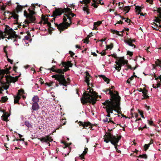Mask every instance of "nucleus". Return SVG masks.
<instances>
[{
    "mask_svg": "<svg viewBox=\"0 0 161 161\" xmlns=\"http://www.w3.org/2000/svg\"><path fill=\"white\" fill-rule=\"evenodd\" d=\"M63 13H65L63 18L64 23L59 25H57V26L59 30H63L67 28L71 23V18L75 16V14L72 13L71 10L68 8H64V9H56L53 12V16H56L60 15Z\"/></svg>",
    "mask_w": 161,
    "mask_h": 161,
    "instance_id": "obj_1",
    "label": "nucleus"
},
{
    "mask_svg": "<svg viewBox=\"0 0 161 161\" xmlns=\"http://www.w3.org/2000/svg\"><path fill=\"white\" fill-rule=\"evenodd\" d=\"M120 97L118 95H116L111 101L106 100L103 104L105 106L103 107L106 109V111H108L109 113L112 114L113 110L116 111L118 114H121V108L119 106Z\"/></svg>",
    "mask_w": 161,
    "mask_h": 161,
    "instance_id": "obj_2",
    "label": "nucleus"
},
{
    "mask_svg": "<svg viewBox=\"0 0 161 161\" xmlns=\"http://www.w3.org/2000/svg\"><path fill=\"white\" fill-rule=\"evenodd\" d=\"M62 65L65 67V69H64L63 70L60 69L56 70L55 72L59 73V74L53 75L52 76V77L53 78H55V79L57 80L60 84L66 87L65 88V87H64L63 88L65 89V90H66L67 82L65 79L64 75H62L61 74H64V72L69 70V68L72 66V64L70 61H68L67 62H63L62 63Z\"/></svg>",
    "mask_w": 161,
    "mask_h": 161,
    "instance_id": "obj_3",
    "label": "nucleus"
},
{
    "mask_svg": "<svg viewBox=\"0 0 161 161\" xmlns=\"http://www.w3.org/2000/svg\"><path fill=\"white\" fill-rule=\"evenodd\" d=\"M90 93L85 92L83 93V97L81 98V102L85 104L87 103L94 104L97 100V95L96 92L92 89L90 90Z\"/></svg>",
    "mask_w": 161,
    "mask_h": 161,
    "instance_id": "obj_4",
    "label": "nucleus"
},
{
    "mask_svg": "<svg viewBox=\"0 0 161 161\" xmlns=\"http://www.w3.org/2000/svg\"><path fill=\"white\" fill-rule=\"evenodd\" d=\"M104 141L107 143L109 141L111 143L115 146V148L116 150V151L119 153H121V151L118 150L117 148L118 145H116L119 141L121 138L120 136H113L110 133H107L104 136Z\"/></svg>",
    "mask_w": 161,
    "mask_h": 161,
    "instance_id": "obj_5",
    "label": "nucleus"
},
{
    "mask_svg": "<svg viewBox=\"0 0 161 161\" xmlns=\"http://www.w3.org/2000/svg\"><path fill=\"white\" fill-rule=\"evenodd\" d=\"M35 6L34 4H32V6L29 9V14H28L26 11H24V15L27 18V20H25V25L23 27L26 26L29 23H34V21L36 20L34 16V15L35 14L34 12Z\"/></svg>",
    "mask_w": 161,
    "mask_h": 161,
    "instance_id": "obj_6",
    "label": "nucleus"
},
{
    "mask_svg": "<svg viewBox=\"0 0 161 161\" xmlns=\"http://www.w3.org/2000/svg\"><path fill=\"white\" fill-rule=\"evenodd\" d=\"M85 4V6L83 8V10L84 11L86 12L87 14H89V9L88 8L89 5L93 6L95 8L97 7V5L96 4V1L95 0H83V1L81 2V3H83Z\"/></svg>",
    "mask_w": 161,
    "mask_h": 161,
    "instance_id": "obj_7",
    "label": "nucleus"
},
{
    "mask_svg": "<svg viewBox=\"0 0 161 161\" xmlns=\"http://www.w3.org/2000/svg\"><path fill=\"white\" fill-rule=\"evenodd\" d=\"M8 69H0V75H2L0 79V93H2L3 90V88L5 89L8 88V86L6 85L4 82L1 81V80L4 77L5 74H7L8 72Z\"/></svg>",
    "mask_w": 161,
    "mask_h": 161,
    "instance_id": "obj_8",
    "label": "nucleus"
},
{
    "mask_svg": "<svg viewBox=\"0 0 161 161\" xmlns=\"http://www.w3.org/2000/svg\"><path fill=\"white\" fill-rule=\"evenodd\" d=\"M127 63L128 61L125 60L124 57L119 58L118 61L115 62L116 64L115 65V68L118 71H119L121 69L122 66L127 64Z\"/></svg>",
    "mask_w": 161,
    "mask_h": 161,
    "instance_id": "obj_9",
    "label": "nucleus"
},
{
    "mask_svg": "<svg viewBox=\"0 0 161 161\" xmlns=\"http://www.w3.org/2000/svg\"><path fill=\"white\" fill-rule=\"evenodd\" d=\"M6 32L8 35L9 36L7 37L8 39H12V38H14L19 37L18 36L15 34V31H14L12 29H9L8 30H6Z\"/></svg>",
    "mask_w": 161,
    "mask_h": 161,
    "instance_id": "obj_10",
    "label": "nucleus"
},
{
    "mask_svg": "<svg viewBox=\"0 0 161 161\" xmlns=\"http://www.w3.org/2000/svg\"><path fill=\"white\" fill-rule=\"evenodd\" d=\"M5 80L7 82L8 84L11 82H14L17 81L19 76H16L15 78L11 77L9 76H5Z\"/></svg>",
    "mask_w": 161,
    "mask_h": 161,
    "instance_id": "obj_11",
    "label": "nucleus"
},
{
    "mask_svg": "<svg viewBox=\"0 0 161 161\" xmlns=\"http://www.w3.org/2000/svg\"><path fill=\"white\" fill-rule=\"evenodd\" d=\"M38 139L42 142H47L48 141L51 142L53 140L51 137L50 136H47L46 137H43L42 138H38Z\"/></svg>",
    "mask_w": 161,
    "mask_h": 161,
    "instance_id": "obj_12",
    "label": "nucleus"
},
{
    "mask_svg": "<svg viewBox=\"0 0 161 161\" xmlns=\"http://www.w3.org/2000/svg\"><path fill=\"white\" fill-rule=\"evenodd\" d=\"M135 42V41L134 39L131 38H127L126 40H124V42L125 43L127 44L130 46H134V48H135L136 46L134 44H132V43Z\"/></svg>",
    "mask_w": 161,
    "mask_h": 161,
    "instance_id": "obj_13",
    "label": "nucleus"
},
{
    "mask_svg": "<svg viewBox=\"0 0 161 161\" xmlns=\"http://www.w3.org/2000/svg\"><path fill=\"white\" fill-rule=\"evenodd\" d=\"M86 76L85 78V81L87 83V85L89 86L90 84L89 82L90 81V76L88 72H86Z\"/></svg>",
    "mask_w": 161,
    "mask_h": 161,
    "instance_id": "obj_14",
    "label": "nucleus"
},
{
    "mask_svg": "<svg viewBox=\"0 0 161 161\" xmlns=\"http://www.w3.org/2000/svg\"><path fill=\"white\" fill-rule=\"evenodd\" d=\"M79 125L80 126H82L83 127V128L87 129L85 127H87L90 125V123L89 122L86 123V122H82L81 121H80L79 122Z\"/></svg>",
    "mask_w": 161,
    "mask_h": 161,
    "instance_id": "obj_15",
    "label": "nucleus"
},
{
    "mask_svg": "<svg viewBox=\"0 0 161 161\" xmlns=\"http://www.w3.org/2000/svg\"><path fill=\"white\" fill-rule=\"evenodd\" d=\"M7 46L4 47L3 49V51L4 52L6 53V55L7 58V60L8 61L10 62L11 64H12L13 61L12 60H11L9 58H8V52L6 51V48L7 47Z\"/></svg>",
    "mask_w": 161,
    "mask_h": 161,
    "instance_id": "obj_16",
    "label": "nucleus"
},
{
    "mask_svg": "<svg viewBox=\"0 0 161 161\" xmlns=\"http://www.w3.org/2000/svg\"><path fill=\"white\" fill-rule=\"evenodd\" d=\"M39 109V106L37 103H33L32 106V109L36 111Z\"/></svg>",
    "mask_w": 161,
    "mask_h": 161,
    "instance_id": "obj_17",
    "label": "nucleus"
},
{
    "mask_svg": "<svg viewBox=\"0 0 161 161\" xmlns=\"http://www.w3.org/2000/svg\"><path fill=\"white\" fill-rule=\"evenodd\" d=\"M11 16H10L9 18H10L12 17H13L14 19H16V20H17L18 19V15L15 14V12H13L12 13H10Z\"/></svg>",
    "mask_w": 161,
    "mask_h": 161,
    "instance_id": "obj_18",
    "label": "nucleus"
},
{
    "mask_svg": "<svg viewBox=\"0 0 161 161\" xmlns=\"http://www.w3.org/2000/svg\"><path fill=\"white\" fill-rule=\"evenodd\" d=\"M142 93L143 94V96L144 98L145 99L149 97V96L147 95V91L145 89H143Z\"/></svg>",
    "mask_w": 161,
    "mask_h": 161,
    "instance_id": "obj_19",
    "label": "nucleus"
},
{
    "mask_svg": "<svg viewBox=\"0 0 161 161\" xmlns=\"http://www.w3.org/2000/svg\"><path fill=\"white\" fill-rule=\"evenodd\" d=\"M102 22L101 21H98L97 22H95L94 23V29H96L98 26L102 24Z\"/></svg>",
    "mask_w": 161,
    "mask_h": 161,
    "instance_id": "obj_20",
    "label": "nucleus"
},
{
    "mask_svg": "<svg viewBox=\"0 0 161 161\" xmlns=\"http://www.w3.org/2000/svg\"><path fill=\"white\" fill-rule=\"evenodd\" d=\"M100 78H102L105 81L107 82V84L109 82V79L104 75H99Z\"/></svg>",
    "mask_w": 161,
    "mask_h": 161,
    "instance_id": "obj_21",
    "label": "nucleus"
},
{
    "mask_svg": "<svg viewBox=\"0 0 161 161\" xmlns=\"http://www.w3.org/2000/svg\"><path fill=\"white\" fill-rule=\"evenodd\" d=\"M103 91L106 94H109L110 95H114L113 92L112 91H111V89H107L106 90H103Z\"/></svg>",
    "mask_w": 161,
    "mask_h": 161,
    "instance_id": "obj_22",
    "label": "nucleus"
},
{
    "mask_svg": "<svg viewBox=\"0 0 161 161\" xmlns=\"http://www.w3.org/2000/svg\"><path fill=\"white\" fill-rule=\"evenodd\" d=\"M111 118H106L105 119H103V121L104 122H107L108 123L109 122H112L113 124H114V122L111 119Z\"/></svg>",
    "mask_w": 161,
    "mask_h": 161,
    "instance_id": "obj_23",
    "label": "nucleus"
},
{
    "mask_svg": "<svg viewBox=\"0 0 161 161\" xmlns=\"http://www.w3.org/2000/svg\"><path fill=\"white\" fill-rule=\"evenodd\" d=\"M17 94V95L16 96H14V103H18V102L20 98V97Z\"/></svg>",
    "mask_w": 161,
    "mask_h": 161,
    "instance_id": "obj_24",
    "label": "nucleus"
},
{
    "mask_svg": "<svg viewBox=\"0 0 161 161\" xmlns=\"http://www.w3.org/2000/svg\"><path fill=\"white\" fill-rule=\"evenodd\" d=\"M39 100L38 97L36 96H34L32 98V101L33 103H37Z\"/></svg>",
    "mask_w": 161,
    "mask_h": 161,
    "instance_id": "obj_25",
    "label": "nucleus"
},
{
    "mask_svg": "<svg viewBox=\"0 0 161 161\" xmlns=\"http://www.w3.org/2000/svg\"><path fill=\"white\" fill-rule=\"evenodd\" d=\"M25 125L28 128H32V125L28 121H26L25 123Z\"/></svg>",
    "mask_w": 161,
    "mask_h": 161,
    "instance_id": "obj_26",
    "label": "nucleus"
},
{
    "mask_svg": "<svg viewBox=\"0 0 161 161\" xmlns=\"http://www.w3.org/2000/svg\"><path fill=\"white\" fill-rule=\"evenodd\" d=\"M125 11H126V13H128L130 9V8L129 6H125L124 7L123 9Z\"/></svg>",
    "mask_w": 161,
    "mask_h": 161,
    "instance_id": "obj_27",
    "label": "nucleus"
},
{
    "mask_svg": "<svg viewBox=\"0 0 161 161\" xmlns=\"http://www.w3.org/2000/svg\"><path fill=\"white\" fill-rule=\"evenodd\" d=\"M22 8V7L21 6H20L19 5H17L16 9L17 10V12H18L19 11H21Z\"/></svg>",
    "mask_w": 161,
    "mask_h": 161,
    "instance_id": "obj_28",
    "label": "nucleus"
},
{
    "mask_svg": "<svg viewBox=\"0 0 161 161\" xmlns=\"http://www.w3.org/2000/svg\"><path fill=\"white\" fill-rule=\"evenodd\" d=\"M91 35H88L87 37L84 40V43L87 42V43H88L89 41L88 40V39L91 36Z\"/></svg>",
    "mask_w": 161,
    "mask_h": 161,
    "instance_id": "obj_29",
    "label": "nucleus"
},
{
    "mask_svg": "<svg viewBox=\"0 0 161 161\" xmlns=\"http://www.w3.org/2000/svg\"><path fill=\"white\" fill-rule=\"evenodd\" d=\"M2 119L4 121H6L8 119V116L6 114H3L2 116Z\"/></svg>",
    "mask_w": 161,
    "mask_h": 161,
    "instance_id": "obj_30",
    "label": "nucleus"
},
{
    "mask_svg": "<svg viewBox=\"0 0 161 161\" xmlns=\"http://www.w3.org/2000/svg\"><path fill=\"white\" fill-rule=\"evenodd\" d=\"M8 99V98L6 97H2L1 100L3 102H5L7 101Z\"/></svg>",
    "mask_w": 161,
    "mask_h": 161,
    "instance_id": "obj_31",
    "label": "nucleus"
},
{
    "mask_svg": "<svg viewBox=\"0 0 161 161\" xmlns=\"http://www.w3.org/2000/svg\"><path fill=\"white\" fill-rule=\"evenodd\" d=\"M156 24V23H152V27L153 29H154L155 30H158V28H157L156 25H155Z\"/></svg>",
    "mask_w": 161,
    "mask_h": 161,
    "instance_id": "obj_32",
    "label": "nucleus"
},
{
    "mask_svg": "<svg viewBox=\"0 0 161 161\" xmlns=\"http://www.w3.org/2000/svg\"><path fill=\"white\" fill-rule=\"evenodd\" d=\"M154 21L156 22L160 23L161 22V19L159 18L158 17H156Z\"/></svg>",
    "mask_w": 161,
    "mask_h": 161,
    "instance_id": "obj_33",
    "label": "nucleus"
},
{
    "mask_svg": "<svg viewBox=\"0 0 161 161\" xmlns=\"http://www.w3.org/2000/svg\"><path fill=\"white\" fill-rule=\"evenodd\" d=\"M113 47V43H111L110 45H107L106 46V48L108 49H111Z\"/></svg>",
    "mask_w": 161,
    "mask_h": 161,
    "instance_id": "obj_34",
    "label": "nucleus"
},
{
    "mask_svg": "<svg viewBox=\"0 0 161 161\" xmlns=\"http://www.w3.org/2000/svg\"><path fill=\"white\" fill-rule=\"evenodd\" d=\"M136 10L137 11H138V14H140L139 12L141 11V7L139 6H136Z\"/></svg>",
    "mask_w": 161,
    "mask_h": 161,
    "instance_id": "obj_35",
    "label": "nucleus"
},
{
    "mask_svg": "<svg viewBox=\"0 0 161 161\" xmlns=\"http://www.w3.org/2000/svg\"><path fill=\"white\" fill-rule=\"evenodd\" d=\"M139 157L141 158L146 159L147 158V156L146 154L140 155L139 156Z\"/></svg>",
    "mask_w": 161,
    "mask_h": 161,
    "instance_id": "obj_36",
    "label": "nucleus"
},
{
    "mask_svg": "<svg viewBox=\"0 0 161 161\" xmlns=\"http://www.w3.org/2000/svg\"><path fill=\"white\" fill-rule=\"evenodd\" d=\"M24 92V91L23 89H20L18 90V95H20V93H23Z\"/></svg>",
    "mask_w": 161,
    "mask_h": 161,
    "instance_id": "obj_37",
    "label": "nucleus"
},
{
    "mask_svg": "<svg viewBox=\"0 0 161 161\" xmlns=\"http://www.w3.org/2000/svg\"><path fill=\"white\" fill-rule=\"evenodd\" d=\"M112 32L113 33L116 34L117 35H119V36H121V34H119V32L117 31H115V30H113V31Z\"/></svg>",
    "mask_w": 161,
    "mask_h": 161,
    "instance_id": "obj_38",
    "label": "nucleus"
},
{
    "mask_svg": "<svg viewBox=\"0 0 161 161\" xmlns=\"http://www.w3.org/2000/svg\"><path fill=\"white\" fill-rule=\"evenodd\" d=\"M118 4L120 8L123 9L124 8L123 3H119Z\"/></svg>",
    "mask_w": 161,
    "mask_h": 161,
    "instance_id": "obj_39",
    "label": "nucleus"
},
{
    "mask_svg": "<svg viewBox=\"0 0 161 161\" xmlns=\"http://www.w3.org/2000/svg\"><path fill=\"white\" fill-rule=\"evenodd\" d=\"M149 146H150L149 145L147 144H145L144 145V147L145 150V151L147 150L148 149V148L149 147Z\"/></svg>",
    "mask_w": 161,
    "mask_h": 161,
    "instance_id": "obj_40",
    "label": "nucleus"
},
{
    "mask_svg": "<svg viewBox=\"0 0 161 161\" xmlns=\"http://www.w3.org/2000/svg\"><path fill=\"white\" fill-rule=\"evenodd\" d=\"M53 83V82H51L49 83H45V84L47 85V86H52Z\"/></svg>",
    "mask_w": 161,
    "mask_h": 161,
    "instance_id": "obj_41",
    "label": "nucleus"
},
{
    "mask_svg": "<svg viewBox=\"0 0 161 161\" xmlns=\"http://www.w3.org/2000/svg\"><path fill=\"white\" fill-rule=\"evenodd\" d=\"M55 68V66H53L51 68L49 69V70H52V71L53 72H55L56 71V70L54 69V68Z\"/></svg>",
    "mask_w": 161,
    "mask_h": 161,
    "instance_id": "obj_42",
    "label": "nucleus"
},
{
    "mask_svg": "<svg viewBox=\"0 0 161 161\" xmlns=\"http://www.w3.org/2000/svg\"><path fill=\"white\" fill-rule=\"evenodd\" d=\"M99 53L100 54H101V55L102 56L104 55L105 54V50H103L102 52H101Z\"/></svg>",
    "mask_w": 161,
    "mask_h": 161,
    "instance_id": "obj_43",
    "label": "nucleus"
},
{
    "mask_svg": "<svg viewBox=\"0 0 161 161\" xmlns=\"http://www.w3.org/2000/svg\"><path fill=\"white\" fill-rule=\"evenodd\" d=\"M127 54L129 55L130 56H132L133 55V53L132 52L128 51L127 53Z\"/></svg>",
    "mask_w": 161,
    "mask_h": 161,
    "instance_id": "obj_44",
    "label": "nucleus"
},
{
    "mask_svg": "<svg viewBox=\"0 0 161 161\" xmlns=\"http://www.w3.org/2000/svg\"><path fill=\"white\" fill-rule=\"evenodd\" d=\"M88 149L87 148H86L85 149V151H84L83 153V155H85V154H86L87 153V151H86V150H87Z\"/></svg>",
    "mask_w": 161,
    "mask_h": 161,
    "instance_id": "obj_45",
    "label": "nucleus"
},
{
    "mask_svg": "<svg viewBox=\"0 0 161 161\" xmlns=\"http://www.w3.org/2000/svg\"><path fill=\"white\" fill-rule=\"evenodd\" d=\"M146 1L150 3H152L153 2V0H146Z\"/></svg>",
    "mask_w": 161,
    "mask_h": 161,
    "instance_id": "obj_46",
    "label": "nucleus"
},
{
    "mask_svg": "<svg viewBox=\"0 0 161 161\" xmlns=\"http://www.w3.org/2000/svg\"><path fill=\"white\" fill-rule=\"evenodd\" d=\"M134 76L136 77V76L135 75L134 76H132L129 79H130V81H131V80H132L133 79V78Z\"/></svg>",
    "mask_w": 161,
    "mask_h": 161,
    "instance_id": "obj_47",
    "label": "nucleus"
},
{
    "mask_svg": "<svg viewBox=\"0 0 161 161\" xmlns=\"http://www.w3.org/2000/svg\"><path fill=\"white\" fill-rule=\"evenodd\" d=\"M84 155H83V154L82 153L81 155H80V157L81 158V159H83L84 158Z\"/></svg>",
    "mask_w": 161,
    "mask_h": 161,
    "instance_id": "obj_48",
    "label": "nucleus"
},
{
    "mask_svg": "<svg viewBox=\"0 0 161 161\" xmlns=\"http://www.w3.org/2000/svg\"><path fill=\"white\" fill-rule=\"evenodd\" d=\"M161 85V83L160 82H158L157 84H156L157 87H160Z\"/></svg>",
    "mask_w": 161,
    "mask_h": 161,
    "instance_id": "obj_49",
    "label": "nucleus"
},
{
    "mask_svg": "<svg viewBox=\"0 0 161 161\" xmlns=\"http://www.w3.org/2000/svg\"><path fill=\"white\" fill-rule=\"evenodd\" d=\"M106 112L108 114L106 115V116L107 117H110V114L109 113V112H108V111H106Z\"/></svg>",
    "mask_w": 161,
    "mask_h": 161,
    "instance_id": "obj_50",
    "label": "nucleus"
},
{
    "mask_svg": "<svg viewBox=\"0 0 161 161\" xmlns=\"http://www.w3.org/2000/svg\"><path fill=\"white\" fill-rule=\"evenodd\" d=\"M5 7L4 6H3L1 7V9L3 10H5Z\"/></svg>",
    "mask_w": 161,
    "mask_h": 161,
    "instance_id": "obj_51",
    "label": "nucleus"
},
{
    "mask_svg": "<svg viewBox=\"0 0 161 161\" xmlns=\"http://www.w3.org/2000/svg\"><path fill=\"white\" fill-rule=\"evenodd\" d=\"M40 83L41 84H44V82L43 81V80L42 79H40Z\"/></svg>",
    "mask_w": 161,
    "mask_h": 161,
    "instance_id": "obj_52",
    "label": "nucleus"
},
{
    "mask_svg": "<svg viewBox=\"0 0 161 161\" xmlns=\"http://www.w3.org/2000/svg\"><path fill=\"white\" fill-rule=\"evenodd\" d=\"M8 6H11V1H9V2H8Z\"/></svg>",
    "mask_w": 161,
    "mask_h": 161,
    "instance_id": "obj_53",
    "label": "nucleus"
},
{
    "mask_svg": "<svg viewBox=\"0 0 161 161\" xmlns=\"http://www.w3.org/2000/svg\"><path fill=\"white\" fill-rule=\"evenodd\" d=\"M92 54L94 56H97V54L95 53H92Z\"/></svg>",
    "mask_w": 161,
    "mask_h": 161,
    "instance_id": "obj_54",
    "label": "nucleus"
},
{
    "mask_svg": "<svg viewBox=\"0 0 161 161\" xmlns=\"http://www.w3.org/2000/svg\"><path fill=\"white\" fill-rule=\"evenodd\" d=\"M62 143H64V145H65V147L64 148H65L66 147H68V145L67 144L65 143L64 142H62Z\"/></svg>",
    "mask_w": 161,
    "mask_h": 161,
    "instance_id": "obj_55",
    "label": "nucleus"
},
{
    "mask_svg": "<svg viewBox=\"0 0 161 161\" xmlns=\"http://www.w3.org/2000/svg\"><path fill=\"white\" fill-rule=\"evenodd\" d=\"M0 36H1V37H3V32H0Z\"/></svg>",
    "mask_w": 161,
    "mask_h": 161,
    "instance_id": "obj_56",
    "label": "nucleus"
},
{
    "mask_svg": "<svg viewBox=\"0 0 161 161\" xmlns=\"http://www.w3.org/2000/svg\"><path fill=\"white\" fill-rule=\"evenodd\" d=\"M140 114L141 115V116L142 118H144V116L143 114V113L141 112H140Z\"/></svg>",
    "mask_w": 161,
    "mask_h": 161,
    "instance_id": "obj_57",
    "label": "nucleus"
},
{
    "mask_svg": "<svg viewBox=\"0 0 161 161\" xmlns=\"http://www.w3.org/2000/svg\"><path fill=\"white\" fill-rule=\"evenodd\" d=\"M130 20L128 19H127L126 20H125V21L127 23L130 22Z\"/></svg>",
    "mask_w": 161,
    "mask_h": 161,
    "instance_id": "obj_58",
    "label": "nucleus"
},
{
    "mask_svg": "<svg viewBox=\"0 0 161 161\" xmlns=\"http://www.w3.org/2000/svg\"><path fill=\"white\" fill-rule=\"evenodd\" d=\"M24 138H20V139H17V141H18V140H21V141H24Z\"/></svg>",
    "mask_w": 161,
    "mask_h": 161,
    "instance_id": "obj_59",
    "label": "nucleus"
},
{
    "mask_svg": "<svg viewBox=\"0 0 161 161\" xmlns=\"http://www.w3.org/2000/svg\"><path fill=\"white\" fill-rule=\"evenodd\" d=\"M157 11L158 12H160L161 11V8H158Z\"/></svg>",
    "mask_w": 161,
    "mask_h": 161,
    "instance_id": "obj_60",
    "label": "nucleus"
},
{
    "mask_svg": "<svg viewBox=\"0 0 161 161\" xmlns=\"http://www.w3.org/2000/svg\"><path fill=\"white\" fill-rule=\"evenodd\" d=\"M153 143V141L152 140H151L150 141V143H149V145H150L151 144H152Z\"/></svg>",
    "mask_w": 161,
    "mask_h": 161,
    "instance_id": "obj_61",
    "label": "nucleus"
},
{
    "mask_svg": "<svg viewBox=\"0 0 161 161\" xmlns=\"http://www.w3.org/2000/svg\"><path fill=\"white\" fill-rule=\"evenodd\" d=\"M117 23L122 24V23H123V22L122 21H118Z\"/></svg>",
    "mask_w": 161,
    "mask_h": 161,
    "instance_id": "obj_62",
    "label": "nucleus"
},
{
    "mask_svg": "<svg viewBox=\"0 0 161 161\" xmlns=\"http://www.w3.org/2000/svg\"><path fill=\"white\" fill-rule=\"evenodd\" d=\"M70 52V54L71 55V56H73L74 55V53L72 52Z\"/></svg>",
    "mask_w": 161,
    "mask_h": 161,
    "instance_id": "obj_63",
    "label": "nucleus"
},
{
    "mask_svg": "<svg viewBox=\"0 0 161 161\" xmlns=\"http://www.w3.org/2000/svg\"><path fill=\"white\" fill-rule=\"evenodd\" d=\"M158 78H159V79H160V82H161V75H160V76H159L158 77Z\"/></svg>",
    "mask_w": 161,
    "mask_h": 161,
    "instance_id": "obj_64",
    "label": "nucleus"
}]
</instances>
